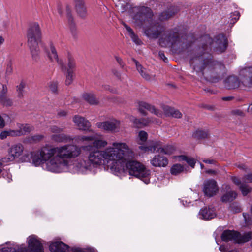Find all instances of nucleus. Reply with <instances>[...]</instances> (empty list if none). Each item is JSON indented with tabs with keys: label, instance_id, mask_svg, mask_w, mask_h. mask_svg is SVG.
I'll return each instance as SVG.
<instances>
[{
	"label": "nucleus",
	"instance_id": "1",
	"mask_svg": "<svg viewBox=\"0 0 252 252\" xmlns=\"http://www.w3.org/2000/svg\"><path fill=\"white\" fill-rule=\"evenodd\" d=\"M127 148L123 142H113L111 146L103 150L95 149L89 144L81 148L75 145L67 144L58 147L46 145L41 148L32 157V162L35 166L45 163V168L52 172H60L68 164V160L78 157L81 154V148L89 151L88 160L94 166L107 163L112 171V166L117 162L120 151Z\"/></svg>",
	"mask_w": 252,
	"mask_h": 252
},
{
	"label": "nucleus",
	"instance_id": "2",
	"mask_svg": "<svg viewBox=\"0 0 252 252\" xmlns=\"http://www.w3.org/2000/svg\"><path fill=\"white\" fill-rule=\"evenodd\" d=\"M122 150L120 151V158L117 162L112 166V172L117 176L123 175L128 172L129 175L148 184L150 171L140 162L132 159L134 153L127 145V148Z\"/></svg>",
	"mask_w": 252,
	"mask_h": 252
},
{
	"label": "nucleus",
	"instance_id": "3",
	"mask_svg": "<svg viewBox=\"0 0 252 252\" xmlns=\"http://www.w3.org/2000/svg\"><path fill=\"white\" fill-rule=\"evenodd\" d=\"M189 63L200 76L203 75L207 80L214 82L219 80V74L224 68L222 64L214 61L211 55L198 56L191 59Z\"/></svg>",
	"mask_w": 252,
	"mask_h": 252
},
{
	"label": "nucleus",
	"instance_id": "4",
	"mask_svg": "<svg viewBox=\"0 0 252 252\" xmlns=\"http://www.w3.org/2000/svg\"><path fill=\"white\" fill-rule=\"evenodd\" d=\"M27 44L33 60H39L40 49L39 44L42 43V32L37 23L32 24L27 33Z\"/></svg>",
	"mask_w": 252,
	"mask_h": 252
},
{
	"label": "nucleus",
	"instance_id": "5",
	"mask_svg": "<svg viewBox=\"0 0 252 252\" xmlns=\"http://www.w3.org/2000/svg\"><path fill=\"white\" fill-rule=\"evenodd\" d=\"M186 36H179V33L173 31L165 32L159 39V44L162 47L172 46L175 45L187 48L189 46L186 40Z\"/></svg>",
	"mask_w": 252,
	"mask_h": 252
},
{
	"label": "nucleus",
	"instance_id": "6",
	"mask_svg": "<svg viewBox=\"0 0 252 252\" xmlns=\"http://www.w3.org/2000/svg\"><path fill=\"white\" fill-rule=\"evenodd\" d=\"M139 148L145 152L154 153L157 151L159 153L165 155L172 154L175 148L171 145L163 146L162 142L158 141L153 140L148 142L147 145H141Z\"/></svg>",
	"mask_w": 252,
	"mask_h": 252
},
{
	"label": "nucleus",
	"instance_id": "7",
	"mask_svg": "<svg viewBox=\"0 0 252 252\" xmlns=\"http://www.w3.org/2000/svg\"><path fill=\"white\" fill-rule=\"evenodd\" d=\"M252 238V232H249L241 234L240 233L234 231L227 230L223 232L221 235V239L223 241H233L236 243H244L247 242Z\"/></svg>",
	"mask_w": 252,
	"mask_h": 252
},
{
	"label": "nucleus",
	"instance_id": "8",
	"mask_svg": "<svg viewBox=\"0 0 252 252\" xmlns=\"http://www.w3.org/2000/svg\"><path fill=\"white\" fill-rule=\"evenodd\" d=\"M96 126L102 130L111 133L119 132L120 129V122L116 119H112L96 124Z\"/></svg>",
	"mask_w": 252,
	"mask_h": 252
},
{
	"label": "nucleus",
	"instance_id": "9",
	"mask_svg": "<svg viewBox=\"0 0 252 252\" xmlns=\"http://www.w3.org/2000/svg\"><path fill=\"white\" fill-rule=\"evenodd\" d=\"M239 75L241 85L245 89H252V67L241 69Z\"/></svg>",
	"mask_w": 252,
	"mask_h": 252
},
{
	"label": "nucleus",
	"instance_id": "10",
	"mask_svg": "<svg viewBox=\"0 0 252 252\" xmlns=\"http://www.w3.org/2000/svg\"><path fill=\"white\" fill-rule=\"evenodd\" d=\"M203 191L205 195L212 197L218 192L219 188L217 182L213 179H209L204 181Z\"/></svg>",
	"mask_w": 252,
	"mask_h": 252
},
{
	"label": "nucleus",
	"instance_id": "11",
	"mask_svg": "<svg viewBox=\"0 0 252 252\" xmlns=\"http://www.w3.org/2000/svg\"><path fill=\"white\" fill-rule=\"evenodd\" d=\"M138 110L139 111L144 115H147L145 110H147L158 117H162L163 116L162 112L157 109L154 106L143 101L139 103Z\"/></svg>",
	"mask_w": 252,
	"mask_h": 252
},
{
	"label": "nucleus",
	"instance_id": "12",
	"mask_svg": "<svg viewBox=\"0 0 252 252\" xmlns=\"http://www.w3.org/2000/svg\"><path fill=\"white\" fill-rule=\"evenodd\" d=\"M73 121L78 127V129L82 131H91L90 122L84 117L75 115L73 118Z\"/></svg>",
	"mask_w": 252,
	"mask_h": 252
},
{
	"label": "nucleus",
	"instance_id": "13",
	"mask_svg": "<svg viewBox=\"0 0 252 252\" xmlns=\"http://www.w3.org/2000/svg\"><path fill=\"white\" fill-rule=\"evenodd\" d=\"M28 247L31 252H42L43 247L35 236H31L28 239Z\"/></svg>",
	"mask_w": 252,
	"mask_h": 252
},
{
	"label": "nucleus",
	"instance_id": "14",
	"mask_svg": "<svg viewBox=\"0 0 252 252\" xmlns=\"http://www.w3.org/2000/svg\"><path fill=\"white\" fill-rule=\"evenodd\" d=\"M8 89L5 84L2 85V90L0 92V104L6 107L13 105V100L7 95Z\"/></svg>",
	"mask_w": 252,
	"mask_h": 252
},
{
	"label": "nucleus",
	"instance_id": "15",
	"mask_svg": "<svg viewBox=\"0 0 252 252\" xmlns=\"http://www.w3.org/2000/svg\"><path fill=\"white\" fill-rule=\"evenodd\" d=\"M164 31V28L160 26H154L145 30V33L151 38H157Z\"/></svg>",
	"mask_w": 252,
	"mask_h": 252
},
{
	"label": "nucleus",
	"instance_id": "16",
	"mask_svg": "<svg viewBox=\"0 0 252 252\" xmlns=\"http://www.w3.org/2000/svg\"><path fill=\"white\" fill-rule=\"evenodd\" d=\"M224 86L228 89H235L241 85L240 79L235 76H230L224 80Z\"/></svg>",
	"mask_w": 252,
	"mask_h": 252
},
{
	"label": "nucleus",
	"instance_id": "17",
	"mask_svg": "<svg viewBox=\"0 0 252 252\" xmlns=\"http://www.w3.org/2000/svg\"><path fill=\"white\" fill-rule=\"evenodd\" d=\"M150 163L154 167H166L168 161L167 158L160 155H156L150 160Z\"/></svg>",
	"mask_w": 252,
	"mask_h": 252
},
{
	"label": "nucleus",
	"instance_id": "18",
	"mask_svg": "<svg viewBox=\"0 0 252 252\" xmlns=\"http://www.w3.org/2000/svg\"><path fill=\"white\" fill-rule=\"evenodd\" d=\"M68 249V245L62 241L53 242L49 245V250L52 252H66Z\"/></svg>",
	"mask_w": 252,
	"mask_h": 252
},
{
	"label": "nucleus",
	"instance_id": "19",
	"mask_svg": "<svg viewBox=\"0 0 252 252\" xmlns=\"http://www.w3.org/2000/svg\"><path fill=\"white\" fill-rule=\"evenodd\" d=\"M217 46L216 49L219 53H222L225 51L227 47V40L223 35H219L217 36L215 41Z\"/></svg>",
	"mask_w": 252,
	"mask_h": 252
},
{
	"label": "nucleus",
	"instance_id": "20",
	"mask_svg": "<svg viewBox=\"0 0 252 252\" xmlns=\"http://www.w3.org/2000/svg\"><path fill=\"white\" fill-rule=\"evenodd\" d=\"M24 150V146L22 144L17 143L11 146L8 149V153L15 159L22 155Z\"/></svg>",
	"mask_w": 252,
	"mask_h": 252
},
{
	"label": "nucleus",
	"instance_id": "21",
	"mask_svg": "<svg viewBox=\"0 0 252 252\" xmlns=\"http://www.w3.org/2000/svg\"><path fill=\"white\" fill-rule=\"evenodd\" d=\"M161 108L166 116H172L176 118H181L182 116V113L174 108L166 105H163Z\"/></svg>",
	"mask_w": 252,
	"mask_h": 252
},
{
	"label": "nucleus",
	"instance_id": "22",
	"mask_svg": "<svg viewBox=\"0 0 252 252\" xmlns=\"http://www.w3.org/2000/svg\"><path fill=\"white\" fill-rule=\"evenodd\" d=\"M75 3V8L78 15L84 18L86 17L87 13L85 6H84L83 0H74Z\"/></svg>",
	"mask_w": 252,
	"mask_h": 252
},
{
	"label": "nucleus",
	"instance_id": "23",
	"mask_svg": "<svg viewBox=\"0 0 252 252\" xmlns=\"http://www.w3.org/2000/svg\"><path fill=\"white\" fill-rule=\"evenodd\" d=\"M44 50L51 61H55L57 62L59 64H62V61L59 60L56 49L52 43H51L50 45V51H47L46 48H44Z\"/></svg>",
	"mask_w": 252,
	"mask_h": 252
},
{
	"label": "nucleus",
	"instance_id": "24",
	"mask_svg": "<svg viewBox=\"0 0 252 252\" xmlns=\"http://www.w3.org/2000/svg\"><path fill=\"white\" fill-rule=\"evenodd\" d=\"M153 13L151 9L147 7H142L139 12V17L141 21H149L152 18Z\"/></svg>",
	"mask_w": 252,
	"mask_h": 252
},
{
	"label": "nucleus",
	"instance_id": "25",
	"mask_svg": "<svg viewBox=\"0 0 252 252\" xmlns=\"http://www.w3.org/2000/svg\"><path fill=\"white\" fill-rule=\"evenodd\" d=\"M61 66L62 70L63 71H70L74 72L75 68V63L74 59L70 56L68 57V62L67 66L65 65L62 62V64H59Z\"/></svg>",
	"mask_w": 252,
	"mask_h": 252
},
{
	"label": "nucleus",
	"instance_id": "26",
	"mask_svg": "<svg viewBox=\"0 0 252 252\" xmlns=\"http://www.w3.org/2000/svg\"><path fill=\"white\" fill-rule=\"evenodd\" d=\"M199 215L203 219L209 220L213 218L216 214L213 209L205 207L200 210Z\"/></svg>",
	"mask_w": 252,
	"mask_h": 252
},
{
	"label": "nucleus",
	"instance_id": "27",
	"mask_svg": "<svg viewBox=\"0 0 252 252\" xmlns=\"http://www.w3.org/2000/svg\"><path fill=\"white\" fill-rule=\"evenodd\" d=\"M130 121L133 123L134 126L136 128H142L146 126L151 122L149 118L136 119L132 117Z\"/></svg>",
	"mask_w": 252,
	"mask_h": 252
},
{
	"label": "nucleus",
	"instance_id": "28",
	"mask_svg": "<svg viewBox=\"0 0 252 252\" xmlns=\"http://www.w3.org/2000/svg\"><path fill=\"white\" fill-rule=\"evenodd\" d=\"M82 96L83 99L90 105H98L99 104V100L93 94L84 93Z\"/></svg>",
	"mask_w": 252,
	"mask_h": 252
},
{
	"label": "nucleus",
	"instance_id": "29",
	"mask_svg": "<svg viewBox=\"0 0 252 252\" xmlns=\"http://www.w3.org/2000/svg\"><path fill=\"white\" fill-rule=\"evenodd\" d=\"M0 252H29L28 250L24 245L12 247H4L0 249Z\"/></svg>",
	"mask_w": 252,
	"mask_h": 252
},
{
	"label": "nucleus",
	"instance_id": "30",
	"mask_svg": "<svg viewBox=\"0 0 252 252\" xmlns=\"http://www.w3.org/2000/svg\"><path fill=\"white\" fill-rule=\"evenodd\" d=\"M135 63L137 70L140 74L141 76L147 80H150L152 79L151 75L149 74L148 71L143 66L136 60H134Z\"/></svg>",
	"mask_w": 252,
	"mask_h": 252
},
{
	"label": "nucleus",
	"instance_id": "31",
	"mask_svg": "<svg viewBox=\"0 0 252 252\" xmlns=\"http://www.w3.org/2000/svg\"><path fill=\"white\" fill-rule=\"evenodd\" d=\"M51 139L55 142H66L70 140L68 136L63 133L53 134L51 136Z\"/></svg>",
	"mask_w": 252,
	"mask_h": 252
},
{
	"label": "nucleus",
	"instance_id": "32",
	"mask_svg": "<svg viewBox=\"0 0 252 252\" xmlns=\"http://www.w3.org/2000/svg\"><path fill=\"white\" fill-rule=\"evenodd\" d=\"M90 162L82 159H79L75 164V167L80 172H84L90 167Z\"/></svg>",
	"mask_w": 252,
	"mask_h": 252
},
{
	"label": "nucleus",
	"instance_id": "33",
	"mask_svg": "<svg viewBox=\"0 0 252 252\" xmlns=\"http://www.w3.org/2000/svg\"><path fill=\"white\" fill-rule=\"evenodd\" d=\"M17 126L19 131L22 133V135L30 133L33 129V127L30 124L17 123Z\"/></svg>",
	"mask_w": 252,
	"mask_h": 252
},
{
	"label": "nucleus",
	"instance_id": "34",
	"mask_svg": "<svg viewBox=\"0 0 252 252\" xmlns=\"http://www.w3.org/2000/svg\"><path fill=\"white\" fill-rule=\"evenodd\" d=\"M98 135L97 134H96L95 137V139L94 140V141L93 142V148L95 147V149H101L102 148L105 147L108 144V142L107 141L102 139H99L98 138Z\"/></svg>",
	"mask_w": 252,
	"mask_h": 252
},
{
	"label": "nucleus",
	"instance_id": "35",
	"mask_svg": "<svg viewBox=\"0 0 252 252\" xmlns=\"http://www.w3.org/2000/svg\"><path fill=\"white\" fill-rule=\"evenodd\" d=\"M177 12L174 7H170L168 10L161 13L159 19L160 20L168 19L172 17Z\"/></svg>",
	"mask_w": 252,
	"mask_h": 252
},
{
	"label": "nucleus",
	"instance_id": "36",
	"mask_svg": "<svg viewBox=\"0 0 252 252\" xmlns=\"http://www.w3.org/2000/svg\"><path fill=\"white\" fill-rule=\"evenodd\" d=\"M67 17L68 18V21L70 26V30L71 33L74 37H75L77 34L76 27L73 22V17L69 11V9H67Z\"/></svg>",
	"mask_w": 252,
	"mask_h": 252
},
{
	"label": "nucleus",
	"instance_id": "37",
	"mask_svg": "<svg viewBox=\"0 0 252 252\" xmlns=\"http://www.w3.org/2000/svg\"><path fill=\"white\" fill-rule=\"evenodd\" d=\"M237 196V193L234 191H230L226 193L221 197V200L223 202H231Z\"/></svg>",
	"mask_w": 252,
	"mask_h": 252
},
{
	"label": "nucleus",
	"instance_id": "38",
	"mask_svg": "<svg viewBox=\"0 0 252 252\" xmlns=\"http://www.w3.org/2000/svg\"><path fill=\"white\" fill-rule=\"evenodd\" d=\"M201 41L202 42V48L206 51L208 50V48H210L213 43V39L208 35L202 36Z\"/></svg>",
	"mask_w": 252,
	"mask_h": 252
},
{
	"label": "nucleus",
	"instance_id": "39",
	"mask_svg": "<svg viewBox=\"0 0 252 252\" xmlns=\"http://www.w3.org/2000/svg\"><path fill=\"white\" fill-rule=\"evenodd\" d=\"M184 167L180 164H174L170 169V173L172 175H177L183 171Z\"/></svg>",
	"mask_w": 252,
	"mask_h": 252
},
{
	"label": "nucleus",
	"instance_id": "40",
	"mask_svg": "<svg viewBox=\"0 0 252 252\" xmlns=\"http://www.w3.org/2000/svg\"><path fill=\"white\" fill-rule=\"evenodd\" d=\"M193 137L197 139H202L208 137V133L207 131L198 129L192 135Z\"/></svg>",
	"mask_w": 252,
	"mask_h": 252
},
{
	"label": "nucleus",
	"instance_id": "41",
	"mask_svg": "<svg viewBox=\"0 0 252 252\" xmlns=\"http://www.w3.org/2000/svg\"><path fill=\"white\" fill-rule=\"evenodd\" d=\"M239 189L241 190L242 195L244 196H247L249 193L252 191V188L243 182L242 184L239 187Z\"/></svg>",
	"mask_w": 252,
	"mask_h": 252
},
{
	"label": "nucleus",
	"instance_id": "42",
	"mask_svg": "<svg viewBox=\"0 0 252 252\" xmlns=\"http://www.w3.org/2000/svg\"><path fill=\"white\" fill-rule=\"evenodd\" d=\"M26 86V83L24 81H21L19 85L16 86V90L17 97L19 98H22L24 96V88Z\"/></svg>",
	"mask_w": 252,
	"mask_h": 252
},
{
	"label": "nucleus",
	"instance_id": "43",
	"mask_svg": "<svg viewBox=\"0 0 252 252\" xmlns=\"http://www.w3.org/2000/svg\"><path fill=\"white\" fill-rule=\"evenodd\" d=\"M96 134V133H94L91 135L80 136L78 137V139L84 143L89 142H92L93 143L95 139Z\"/></svg>",
	"mask_w": 252,
	"mask_h": 252
},
{
	"label": "nucleus",
	"instance_id": "44",
	"mask_svg": "<svg viewBox=\"0 0 252 252\" xmlns=\"http://www.w3.org/2000/svg\"><path fill=\"white\" fill-rule=\"evenodd\" d=\"M15 159L8 153L7 157L1 159L0 161V167L1 168L2 165L7 164L8 163L14 161Z\"/></svg>",
	"mask_w": 252,
	"mask_h": 252
},
{
	"label": "nucleus",
	"instance_id": "45",
	"mask_svg": "<svg viewBox=\"0 0 252 252\" xmlns=\"http://www.w3.org/2000/svg\"><path fill=\"white\" fill-rule=\"evenodd\" d=\"M10 120L9 116L6 114L0 115V128H3L5 125V122H8Z\"/></svg>",
	"mask_w": 252,
	"mask_h": 252
},
{
	"label": "nucleus",
	"instance_id": "46",
	"mask_svg": "<svg viewBox=\"0 0 252 252\" xmlns=\"http://www.w3.org/2000/svg\"><path fill=\"white\" fill-rule=\"evenodd\" d=\"M73 73H74V72H70V71L66 72L65 84L66 85H69L72 83L73 78H74Z\"/></svg>",
	"mask_w": 252,
	"mask_h": 252
},
{
	"label": "nucleus",
	"instance_id": "47",
	"mask_svg": "<svg viewBox=\"0 0 252 252\" xmlns=\"http://www.w3.org/2000/svg\"><path fill=\"white\" fill-rule=\"evenodd\" d=\"M180 158L182 160L186 161L192 168L194 167L195 164L194 159L189 158L186 156H181Z\"/></svg>",
	"mask_w": 252,
	"mask_h": 252
},
{
	"label": "nucleus",
	"instance_id": "48",
	"mask_svg": "<svg viewBox=\"0 0 252 252\" xmlns=\"http://www.w3.org/2000/svg\"><path fill=\"white\" fill-rule=\"evenodd\" d=\"M49 130L53 134H58L61 133L63 131V128L59 127L56 126H51L49 128Z\"/></svg>",
	"mask_w": 252,
	"mask_h": 252
},
{
	"label": "nucleus",
	"instance_id": "49",
	"mask_svg": "<svg viewBox=\"0 0 252 252\" xmlns=\"http://www.w3.org/2000/svg\"><path fill=\"white\" fill-rule=\"evenodd\" d=\"M138 137L141 142H145L148 138V134L146 132L141 130L139 132Z\"/></svg>",
	"mask_w": 252,
	"mask_h": 252
},
{
	"label": "nucleus",
	"instance_id": "50",
	"mask_svg": "<svg viewBox=\"0 0 252 252\" xmlns=\"http://www.w3.org/2000/svg\"><path fill=\"white\" fill-rule=\"evenodd\" d=\"M230 210L234 213L241 211V208L236 203H232L230 207Z\"/></svg>",
	"mask_w": 252,
	"mask_h": 252
},
{
	"label": "nucleus",
	"instance_id": "51",
	"mask_svg": "<svg viewBox=\"0 0 252 252\" xmlns=\"http://www.w3.org/2000/svg\"><path fill=\"white\" fill-rule=\"evenodd\" d=\"M9 136L12 137L21 136H22V133L19 131V129L17 130H8Z\"/></svg>",
	"mask_w": 252,
	"mask_h": 252
},
{
	"label": "nucleus",
	"instance_id": "52",
	"mask_svg": "<svg viewBox=\"0 0 252 252\" xmlns=\"http://www.w3.org/2000/svg\"><path fill=\"white\" fill-rule=\"evenodd\" d=\"M242 181L244 183H252V173L244 175L242 178Z\"/></svg>",
	"mask_w": 252,
	"mask_h": 252
},
{
	"label": "nucleus",
	"instance_id": "53",
	"mask_svg": "<svg viewBox=\"0 0 252 252\" xmlns=\"http://www.w3.org/2000/svg\"><path fill=\"white\" fill-rule=\"evenodd\" d=\"M129 36L135 44L137 45H140L142 43L141 41L139 39L138 36L135 34L134 32L130 34Z\"/></svg>",
	"mask_w": 252,
	"mask_h": 252
},
{
	"label": "nucleus",
	"instance_id": "54",
	"mask_svg": "<svg viewBox=\"0 0 252 252\" xmlns=\"http://www.w3.org/2000/svg\"><path fill=\"white\" fill-rule=\"evenodd\" d=\"M230 179L233 183L237 186L240 187L242 184L240 179L236 176H231Z\"/></svg>",
	"mask_w": 252,
	"mask_h": 252
},
{
	"label": "nucleus",
	"instance_id": "55",
	"mask_svg": "<svg viewBox=\"0 0 252 252\" xmlns=\"http://www.w3.org/2000/svg\"><path fill=\"white\" fill-rule=\"evenodd\" d=\"M49 88L53 93H56L57 92V85L56 83H51L49 85Z\"/></svg>",
	"mask_w": 252,
	"mask_h": 252
},
{
	"label": "nucleus",
	"instance_id": "56",
	"mask_svg": "<svg viewBox=\"0 0 252 252\" xmlns=\"http://www.w3.org/2000/svg\"><path fill=\"white\" fill-rule=\"evenodd\" d=\"M43 138L42 135H36L31 137V140L33 141H39Z\"/></svg>",
	"mask_w": 252,
	"mask_h": 252
},
{
	"label": "nucleus",
	"instance_id": "57",
	"mask_svg": "<svg viewBox=\"0 0 252 252\" xmlns=\"http://www.w3.org/2000/svg\"><path fill=\"white\" fill-rule=\"evenodd\" d=\"M9 136L8 131H3L0 134V139L1 140L4 139Z\"/></svg>",
	"mask_w": 252,
	"mask_h": 252
},
{
	"label": "nucleus",
	"instance_id": "58",
	"mask_svg": "<svg viewBox=\"0 0 252 252\" xmlns=\"http://www.w3.org/2000/svg\"><path fill=\"white\" fill-rule=\"evenodd\" d=\"M232 114L234 115L244 116V113L240 110H234L232 111Z\"/></svg>",
	"mask_w": 252,
	"mask_h": 252
},
{
	"label": "nucleus",
	"instance_id": "59",
	"mask_svg": "<svg viewBox=\"0 0 252 252\" xmlns=\"http://www.w3.org/2000/svg\"><path fill=\"white\" fill-rule=\"evenodd\" d=\"M203 161L205 163L212 164H215L216 162V160L213 159H204Z\"/></svg>",
	"mask_w": 252,
	"mask_h": 252
},
{
	"label": "nucleus",
	"instance_id": "60",
	"mask_svg": "<svg viewBox=\"0 0 252 252\" xmlns=\"http://www.w3.org/2000/svg\"><path fill=\"white\" fill-rule=\"evenodd\" d=\"M158 55L160 59L163 60L165 62H167L168 61L167 58L165 57L164 53L162 51H159Z\"/></svg>",
	"mask_w": 252,
	"mask_h": 252
},
{
	"label": "nucleus",
	"instance_id": "61",
	"mask_svg": "<svg viewBox=\"0 0 252 252\" xmlns=\"http://www.w3.org/2000/svg\"><path fill=\"white\" fill-rule=\"evenodd\" d=\"M13 71L12 67L11 65H8L6 70V74L7 75H10L12 74Z\"/></svg>",
	"mask_w": 252,
	"mask_h": 252
},
{
	"label": "nucleus",
	"instance_id": "62",
	"mask_svg": "<svg viewBox=\"0 0 252 252\" xmlns=\"http://www.w3.org/2000/svg\"><path fill=\"white\" fill-rule=\"evenodd\" d=\"M115 59L117 61V62H118V63L119 64V65L123 67L124 63L122 61V59L118 56L115 57Z\"/></svg>",
	"mask_w": 252,
	"mask_h": 252
},
{
	"label": "nucleus",
	"instance_id": "63",
	"mask_svg": "<svg viewBox=\"0 0 252 252\" xmlns=\"http://www.w3.org/2000/svg\"><path fill=\"white\" fill-rule=\"evenodd\" d=\"M67 112L64 110H61L58 112V116L59 117H64L66 116Z\"/></svg>",
	"mask_w": 252,
	"mask_h": 252
},
{
	"label": "nucleus",
	"instance_id": "64",
	"mask_svg": "<svg viewBox=\"0 0 252 252\" xmlns=\"http://www.w3.org/2000/svg\"><path fill=\"white\" fill-rule=\"evenodd\" d=\"M124 25L128 32L129 35L134 32L132 29L130 27L125 24Z\"/></svg>",
	"mask_w": 252,
	"mask_h": 252
}]
</instances>
